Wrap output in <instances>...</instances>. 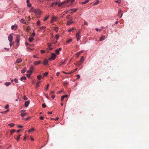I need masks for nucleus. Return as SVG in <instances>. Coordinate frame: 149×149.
<instances>
[{
    "mask_svg": "<svg viewBox=\"0 0 149 149\" xmlns=\"http://www.w3.org/2000/svg\"><path fill=\"white\" fill-rule=\"evenodd\" d=\"M56 55L54 53H52V55L51 57L49 58V60L50 61H52L54 60L56 58Z\"/></svg>",
    "mask_w": 149,
    "mask_h": 149,
    "instance_id": "1",
    "label": "nucleus"
},
{
    "mask_svg": "<svg viewBox=\"0 0 149 149\" xmlns=\"http://www.w3.org/2000/svg\"><path fill=\"white\" fill-rule=\"evenodd\" d=\"M34 12L36 14L40 15L41 14V11L39 9H34Z\"/></svg>",
    "mask_w": 149,
    "mask_h": 149,
    "instance_id": "2",
    "label": "nucleus"
},
{
    "mask_svg": "<svg viewBox=\"0 0 149 149\" xmlns=\"http://www.w3.org/2000/svg\"><path fill=\"white\" fill-rule=\"evenodd\" d=\"M11 29L12 30H16L17 29V25L16 24L12 25L11 27Z\"/></svg>",
    "mask_w": 149,
    "mask_h": 149,
    "instance_id": "3",
    "label": "nucleus"
},
{
    "mask_svg": "<svg viewBox=\"0 0 149 149\" xmlns=\"http://www.w3.org/2000/svg\"><path fill=\"white\" fill-rule=\"evenodd\" d=\"M8 40L9 41L11 42L13 40V36L11 34H10L8 36Z\"/></svg>",
    "mask_w": 149,
    "mask_h": 149,
    "instance_id": "4",
    "label": "nucleus"
},
{
    "mask_svg": "<svg viewBox=\"0 0 149 149\" xmlns=\"http://www.w3.org/2000/svg\"><path fill=\"white\" fill-rule=\"evenodd\" d=\"M76 37L77 38V41H79L81 38L80 35L76 34Z\"/></svg>",
    "mask_w": 149,
    "mask_h": 149,
    "instance_id": "5",
    "label": "nucleus"
},
{
    "mask_svg": "<svg viewBox=\"0 0 149 149\" xmlns=\"http://www.w3.org/2000/svg\"><path fill=\"white\" fill-rule=\"evenodd\" d=\"M56 21V18L55 17H52V19L50 21V22L51 23H52Z\"/></svg>",
    "mask_w": 149,
    "mask_h": 149,
    "instance_id": "6",
    "label": "nucleus"
},
{
    "mask_svg": "<svg viewBox=\"0 0 149 149\" xmlns=\"http://www.w3.org/2000/svg\"><path fill=\"white\" fill-rule=\"evenodd\" d=\"M30 102L29 101H26L25 102L24 105L25 107H27L29 104Z\"/></svg>",
    "mask_w": 149,
    "mask_h": 149,
    "instance_id": "7",
    "label": "nucleus"
},
{
    "mask_svg": "<svg viewBox=\"0 0 149 149\" xmlns=\"http://www.w3.org/2000/svg\"><path fill=\"white\" fill-rule=\"evenodd\" d=\"M20 22L24 24H26V21L24 19H22L20 20Z\"/></svg>",
    "mask_w": 149,
    "mask_h": 149,
    "instance_id": "8",
    "label": "nucleus"
},
{
    "mask_svg": "<svg viewBox=\"0 0 149 149\" xmlns=\"http://www.w3.org/2000/svg\"><path fill=\"white\" fill-rule=\"evenodd\" d=\"M105 39V36H102L100 37V41H102L103 40H104Z\"/></svg>",
    "mask_w": 149,
    "mask_h": 149,
    "instance_id": "9",
    "label": "nucleus"
},
{
    "mask_svg": "<svg viewBox=\"0 0 149 149\" xmlns=\"http://www.w3.org/2000/svg\"><path fill=\"white\" fill-rule=\"evenodd\" d=\"M22 61V60L20 58H18L16 61V63H19Z\"/></svg>",
    "mask_w": 149,
    "mask_h": 149,
    "instance_id": "10",
    "label": "nucleus"
},
{
    "mask_svg": "<svg viewBox=\"0 0 149 149\" xmlns=\"http://www.w3.org/2000/svg\"><path fill=\"white\" fill-rule=\"evenodd\" d=\"M41 63V61H35L34 62V64L35 65H38Z\"/></svg>",
    "mask_w": 149,
    "mask_h": 149,
    "instance_id": "11",
    "label": "nucleus"
},
{
    "mask_svg": "<svg viewBox=\"0 0 149 149\" xmlns=\"http://www.w3.org/2000/svg\"><path fill=\"white\" fill-rule=\"evenodd\" d=\"M48 61L46 59H45L43 62V64L47 65L48 63Z\"/></svg>",
    "mask_w": 149,
    "mask_h": 149,
    "instance_id": "12",
    "label": "nucleus"
},
{
    "mask_svg": "<svg viewBox=\"0 0 149 149\" xmlns=\"http://www.w3.org/2000/svg\"><path fill=\"white\" fill-rule=\"evenodd\" d=\"M26 71V68L25 67L24 68L21 70V73H24Z\"/></svg>",
    "mask_w": 149,
    "mask_h": 149,
    "instance_id": "13",
    "label": "nucleus"
},
{
    "mask_svg": "<svg viewBox=\"0 0 149 149\" xmlns=\"http://www.w3.org/2000/svg\"><path fill=\"white\" fill-rule=\"evenodd\" d=\"M26 79V77L24 76H23L21 77L20 78V80L21 81H22L23 80H25Z\"/></svg>",
    "mask_w": 149,
    "mask_h": 149,
    "instance_id": "14",
    "label": "nucleus"
},
{
    "mask_svg": "<svg viewBox=\"0 0 149 149\" xmlns=\"http://www.w3.org/2000/svg\"><path fill=\"white\" fill-rule=\"evenodd\" d=\"M68 97V95H65L61 96V100H63L64 98L67 97Z\"/></svg>",
    "mask_w": 149,
    "mask_h": 149,
    "instance_id": "15",
    "label": "nucleus"
},
{
    "mask_svg": "<svg viewBox=\"0 0 149 149\" xmlns=\"http://www.w3.org/2000/svg\"><path fill=\"white\" fill-rule=\"evenodd\" d=\"M26 112H24V113H22L21 114V116L22 117H24L25 116H26Z\"/></svg>",
    "mask_w": 149,
    "mask_h": 149,
    "instance_id": "16",
    "label": "nucleus"
},
{
    "mask_svg": "<svg viewBox=\"0 0 149 149\" xmlns=\"http://www.w3.org/2000/svg\"><path fill=\"white\" fill-rule=\"evenodd\" d=\"M33 72V71H31V70H28L27 71V73H29V74L31 75Z\"/></svg>",
    "mask_w": 149,
    "mask_h": 149,
    "instance_id": "17",
    "label": "nucleus"
},
{
    "mask_svg": "<svg viewBox=\"0 0 149 149\" xmlns=\"http://www.w3.org/2000/svg\"><path fill=\"white\" fill-rule=\"evenodd\" d=\"M10 82H6L5 83L4 85L6 86H8L10 84Z\"/></svg>",
    "mask_w": 149,
    "mask_h": 149,
    "instance_id": "18",
    "label": "nucleus"
},
{
    "mask_svg": "<svg viewBox=\"0 0 149 149\" xmlns=\"http://www.w3.org/2000/svg\"><path fill=\"white\" fill-rule=\"evenodd\" d=\"M34 40V39L33 38L30 37L29 38V40L30 42H32Z\"/></svg>",
    "mask_w": 149,
    "mask_h": 149,
    "instance_id": "19",
    "label": "nucleus"
},
{
    "mask_svg": "<svg viewBox=\"0 0 149 149\" xmlns=\"http://www.w3.org/2000/svg\"><path fill=\"white\" fill-rule=\"evenodd\" d=\"M58 27L57 26H56L54 28V31H55L56 32H58Z\"/></svg>",
    "mask_w": 149,
    "mask_h": 149,
    "instance_id": "20",
    "label": "nucleus"
},
{
    "mask_svg": "<svg viewBox=\"0 0 149 149\" xmlns=\"http://www.w3.org/2000/svg\"><path fill=\"white\" fill-rule=\"evenodd\" d=\"M40 83V81H38L36 83V88H37L39 86V84Z\"/></svg>",
    "mask_w": 149,
    "mask_h": 149,
    "instance_id": "21",
    "label": "nucleus"
},
{
    "mask_svg": "<svg viewBox=\"0 0 149 149\" xmlns=\"http://www.w3.org/2000/svg\"><path fill=\"white\" fill-rule=\"evenodd\" d=\"M99 2V0H96L95 2L94 3V5H95L98 4Z\"/></svg>",
    "mask_w": 149,
    "mask_h": 149,
    "instance_id": "22",
    "label": "nucleus"
},
{
    "mask_svg": "<svg viewBox=\"0 0 149 149\" xmlns=\"http://www.w3.org/2000/svg\"><path fill=\"white\" fill-rule=\"evenodd\" d=\"M73 23V22L72 21H68L67 23V25H69L70 24H71Z\"/></svg>",
    "mask_w": 149,
    "mask_h": 149,
    "instance_id": "23",
    "label": "nucleus"
},
{
    "mask_svg": "<svg viewBox=\"0 0 149 149\" xmlns=\"http://www.w3.org/2000/svg\"><path fill=\"white\" fill-rule=\"evenodd\" d=\"M14 125L15 124L14 123H10L8 125L11 127H13Z\"/></svg>",
    "mask_w": 149,
    "mask_h": 149,
    "instance_id": "24",
    "label": "nucleus"
},
{
    "mask_svg": "<svg viewBox=\"0 0 149 149\" xmlns=\"http://www.w3.org/2000/svg\"><path fill=\"white\" fill-rule=\"evenodd\" d=\"M72 39L71 38L70 39H69V40H67L66 42V43L68 44L69 42H71L72 41Z\"/></svg>",
    "mask_w": 149,
    "mask_h": 149,
    "instance_id": "25",
    "label": "nucleus"
},
{
    "mask_svg": "<svg viewBox=\"0 0 149 149\" xmlns=\"http://www.w3.org/2000/svg\"><path fill=\"white\" fill-rule=\"evenodd\" d=\"M21 136V134H19L17 136V138H15V139L17 140V141H19V139L20 138V136Z\"/></svg>",
    "mask_w": 149,
    "mask_h": 149,
    "instance_id": "26",
    "label": "nucleus"
},
{
    "mask_svg": "<svg viewBox=\"0 0 149 149\" xmlns=\"http://www.w3.org/2000/svg\"><path fill=\"white\" fill-rule=\"evenodd\" d=\"M37 77L38 79V80H40V79L41 77L43 78V77L42 76H41L40 75H38L37 76Z\"/></svg>",
    "mask_w": 149,
    "mask_h": 149,
    "instance_id": "27",
    "label": "nucleus"
},
{
    "mask_svg": "<svg viewBox=\"0 0 149 149\" xmlns=\"http://www.w3.org/2000/svg\"><path fill=\"white\" fill-rule=\"evenodd\" d=\"M84 61V58L83 56H82L80 59V61L82 63H83Z\"/></svg>",
    "mask_w": 149,
    "mask_h": 149,
    "instance_id": "28",
    "label": "nucleus"
},
{
    "mask_svg": "<svg viewBox=\"0 0 149 149\" xmlns=\"http://www.w3.org/2000/svg\"><path fill=\"white\" fill-rule=\"evenodd\" d=\"M89 1V0H86L84 1L82 3L83 4H85L88 3Z\"/></svg>",
    "mask_w": 149,
    "mask_h": 149,
    "instance_id": "29",
    "label": "nucleus"
},
{
    "mask_svg": "<svg viewBox=\"0 0 149 149\" xmlns=\"http://www.w3.org/2000/svg\"><path fill=\"white\" fill-rule=\"evenodd\" d=\"M65 61H66V60H65V61L63 62H61V63L60 64V65H59V66H60L61 65H63L65 64Z\"/></svg>",
    "mask_w": 149,
    "mask_h": 149,
    "instance_id": "30",
    "label": "nucleus"
},
{
    "mask_svg": "<svg viewBox=\"0 0 149 149\" xmlns=\"http://www.w3.org/2000/svg\"><path fill=\"white\" fill-rule=\"evenodd\" d=\"M55 37L57 40H58L59 38V35L58 34L56 35Z\"/></svg>",
    "mask_w": 149,
    "mask_h": 149,
    "instance_id": "31",
    "label": "nucleus"
},
{
    "mask_svg": "<svg viewBox=\"0 0 149 149\" xmlns=\"http://www.w3.org/2000/svg\"><path fill=\"white\" fill-rule=\"evenodd\" d=\"M59 51L58 50V49H57L55 51V52L57 55L59 54Z\"/></svg>",
    "mask_w": 149,
    "mask_h": 149,
    "instance_id": "32",
    "label": "nucleus"
},
{
    "mask_svg": "<svg viewBox=\"0 0 149 149\" xmlns=\"http://www.w3.org/2000/svg\"><path fill=\"white\" fill-rule=\"evenodd\" d=\"M80 52H78L76 54V56L77 58H78L79 56L80 55Z\"/></svg>",
    "mask_w": 149,
    "mask_h": 149,
    "instance_id": "33",
    "label": "nucleus"
},
{
    "mask_svg": "<svg viewBox=\"0 0 149 149\" xmlns=\"http://www.w3.org/2000/svg\"><path fill=\"white\" fill-rule=\"evenodd\" d=\"M34 67L33 66H31L30 67V70H31V71H33V69H34Z\"/></svg>",
    "mask_w": 149,
    "mask_h": 149,
    "instance_id": "34",
    "label": "nucleus"
},
{
    "mask_svg": "<svg viewBox=\"0 0 149 149\" xmlns=\"http://www.w3.org/2000/svg\"><path fill=\"white\" fill-rule=\"evenodd\" d=\"M49 86V84H47L46 87L45 89V91H46L48 89Z\"/></svg>",
    "mask_w": 149,
    "mask_h": 149,
    "instance_id": "35",
    "label": "nucleus"
},
{
    "mask_svg": "<svg viewBox=\"0 0 149 149\" xmlns=\"http://www.w3.org/2000/svg\"><path fill=\"white\" fill-rule=\"evenodd\" d=\"M115 2L118 3H121V1L120 0H118L115 1Z\"/></svg>",
    "mask_w": 149,
    "mask_h": 149,
    "instance_id": "36",
    "label": "nucleus"
},
{
    "mask_svg": "<svg viewBox=\"0 0 149 149\" xmlns=\"http://www.w3.org/2000/svg\"><path fill=\"white\" fill-rule=\"evenodd\" d=\"M14 81L16 83H17L18 82V80L17 78H15L14 79Z\"/></svg>",
    "mask_w": 149,
    "mask_h": 149,
    "instance_id": "37",
    "label": "nucleus"
},
{
    "mask_svg": "<svg viewBox=\"0 0 149 149\" xmlns=\"http://www.w3.org/2000/svg\"><path fill=\"white\" fill-rule=\"evenodd\" d=\"M16 41L17 43H18L19 42V39L18 38H17L16 39Z\"/></svg>",
    "mask_w": 149,
    "mask_h": 149,
    "instance_id": "38",
    "label": "nucleus"
},
{
    "mask_svg": "<svg viewBox=\"0 0 149 149\" xmlns=\"http://www.w3.org/2000/svg\"><path fill=\"white\" fill-rule=\"evenodd\" d=\"M55 4V5H56L57 4V3H54V2L52 3L51 4V6H52L54 5Z\"/></svg>",
    "mask_w": 149,
    "mask_h": 149,
    "instance_id": "39",
    "label": "nucleus"
},
{
    "mask_svg": "<svg viewBox=\"0 0 149 149\" xmlns=\"http://www.w3.org/2000/svg\"><path fill=\"white\" fill-rule=\"evenodd\" d=\"M45 27L44 26H42L41 27H40V30H43L45 29Z\"/></svg>",
    "mask_w": 149,
    "mask_h": 149,
    "instance_id": "40",
    "label": "nucleus"
},
{
    "mask_svg": "<svg viewBox=\"0 0 149 149\" xmlns=\"http://www.w3.org/2000/svg\"><path fill=\"white\" fill-rule=\"evenodd\" d=\"M34 130V129L33 128H32L31 130H29L28 132H30L33 131Z\"/></svg>",
    "mask_w": 149,
    "mask_h": 149,
    "instance_id": "41",
    "label": "nucleus"
},
{
    "mask_svg": "<svg viewBox=\"0 0 149 149\" xmlns=\"http://www.w3.org/2000/svg\"><path fill=\"white\" fill-rule=\"evenodd\" d=\"M23 98L25 100H28V98L25 95L24 96Z\"/></svg>",
    "mask_w": 149,
    "mask_h": 149,
    "instance_id": "42",
    "label": "nucleus"
},
{
    "mask_svg": "<svg viewBox=\"0 0 149 149\" xmlns=\"http://www.w3.org/2000/svg\"><path fill=\"white\" fill-rule=\"evenodd\" d=\"M48 73V72H45L44 73V75L45 76H46L47 75Z\"/></svg>",
    "mask_w": 149,
    "mask_h": 149,
    "instance_id": "43",
    "label": "nucleus"
},
{
    "mask_svg": "<svg viewBox=\"0 0 149 149\" xmlns=\"http://www.w3.org/2000/svg\"><path fill=\"white\" fill-rule=\"evenodd\" d=\"M15 132V130H11L10 132L11 134H13V132Z\"/></svg>",
    "mask_w": 149,
    "mask_h": 149,
    "instance_id": "44",
    "label": "nucleus"
},
{
    "mask_svg": "<svg viewBox=\"0 0 149 149\" xmlns=\"http://www.w3.org/2000/svg\"><path fill=\"white\" fill-rule=\"evenodd\" d=\"M95 29L97 31H100L102 30V29L98 28H96Z\"/></svg>",
    "mask_w": 149,
    "mask_h": 149,
    "instance_id": "45",
    "label": "nucleus"
},
{
    "mask_svg": "<svg viewBox=\"0 0 149 149\" xmlns=\"http://www.w3.org/2000/svg\"><path fill=\"white\" fill-rule=\"evenodd\" d=\"M42 107L43 108H44L46 107V105L45 103L42 104Z\"/></svg>",
    "mask_w": 149,
    "mask_h": 149,
    "instance_id": "46",
    "label": "nucleus"
},
{
    "mask_svg": "<svg viewBox=\"0 0 149 149\" xmlns=\"http://www.w3.org/2000/svg\"><path fill=\"white\" fill-rule=\"evenodd\" d=\"M121 11H122V10L121 9H119L118 12V16L121 13Z\"/></svg>",
    "mask_w": 149,
    "mask_h": 149,
    "instance_id": "47",
    "label": "nucleus"
},
{
    "mask_svg": "<svg viewBox=\"0 0 149 149\" xmlns=\"http://www.w3.org/2000/svg\"><path fill=\"white\" fill-rule=\"evenodd\" d=\"M26 29L28 31H29L31 30L29 26H27Z\"/></svg>",
    "mask_w": 149,
    "mask_h": 149,
    "instance_id": "48",
    "label": "nucleus"
},
{
    "mask_svg": "<svg viewBox=\"0 0 149 149\" xmlns=\"http://www.w3.org/2000/svg\"><path fill=\"white\" fill-rule=\"evenodd\" d=\"M76 34H77L78 35H81V31L80 30H79L78 31V32Z\"/></svg>",
    "mask_w": 149,
    "mask_h": 149,
    "instance_id": "49",
    "label": "nucleus"
},
{
    "mask_svg": "<svg viewBox=\"0 0 149 149\" xmlns=\"http://www.w3.org/2000/svg\"><path fill=\"white\" fill-rule=\"evenodd\" d=\"M37 25H40V22L39 21H38L37 22Z\"/></svg>",
    "mask_w": 149,
    "mask_h": 149,
    "instance_id": "50",
    "label": "nucleus"
},
{
    "mask_svg": "<svg viewBox=\"0 0 149 149\" xmlns=\"http://www.w3.org/2000/svg\"><path fill=\"white\" fill-rule=\"evenodd\" d=\"M27 4V6L28 7H30L31 6V4L29 3H28Z\"/></svg>",
    "mask_w": 149,
    "mask_h": 149,
    "instance_id": "51",
    "label": "nucleus"
},
{
    "mask_svg": "<svg viewBox=\"0 0 149 149\" xmlns=\"http://www.w3.org/2000/svg\"><path fill=\"white\" fill-rule=\"evenodd\" d=\"M75 29V28H73L72 29H69V30H68V31L69 32H70L71 31H73V30L74 29Z\"/></svg>",
    "mask_w": 149,
    "mask_h": 149,
    "instance_id": "52",
    "label": "nucleus"
},
{
    "mask_svg": "<svg viewBox=\"0 0 149 149\" xmlns=\"http://www.w3.org/2000/svg\"><path fill=\"white\" fill-rule=\"evenodd\" d=\"M9 106L8 105V104H7L6 105V106H5V109H7L8 108V107H9Z\"/></svg>",
    "mask_w": 149,
    "mask_h": 149,
    "instance_id": "53",
    "label": "nucleus"
},
{
    "mask_svg": "<svg viewBox=\"0 0 149 149\" xmlns=\"http://www.w3.org/2000/svg\"><path fill=\"white\" fill-rule=\"evenodd\" d=\"M40 52L41 53H43L45 52V51L44 50H41Z\"/></svg>",
    "mask_w": 149,
    "mask_h": 149,
    "instance_id": "54",
    "label": "nucleus"
},
{
    "mask_svg": "<svg viewBox=\"0 0 149 149\" xmlns=\"http://www.w3.org/2000/svg\"><path fill=\"white\" fill-rule=\"evenodd\" d=\"M54 91H52L50 93V95H51L52 94H54Z\"/></svg>",
    "mask_w": 149,
    "mask_h": 149,
    "instance_id": "55",
    "label": "nucleus"
},
{
    "mask_svg": "<svg viewBox=\"0 0 149 149\" xmlns=\"http://www.w3.org/2000/svg\"><path fill=\"white\" fill-rule=\"evenodd\" d=\"M63 84L65 85L66 86L68 84V83L67 82H64Z\"/></svg>",
    "mask_w": 149,
    "mask_h": 149,
    "instance_id": "56",
    "label": "nucleus"
},
{
    "mask_svg": "<svg viewBox=\"0 0 149 149\" xmlns=\"http://www.w3.org/2000/svg\"><path fill=\"white\" fill-rule=\"evenodd\" d=\"M51 97L52 99H54L55 98V95H51Z\"/></svg>",
    "mask_w": 149,
    "mask_h": 149,
    "instance_id": "57",
    "label": "nucleus"
},
{
    "mask_svg": "<svg viewBox=\"0 0 149 149\" xmlns=\"http://www.w3.org/2000/svg\"><path fill=\"white\" fill-rule=\"evenodd\" d=\"M39 118L40 119V120H42L43 119H44V118L43 117H42V116H40V117H39Z\"/></svg>",
    "mask_w": 149,
    "mask_h": 149,
    "instance_id": "58",
    "label": "nucleus"
},
{
    "mask_svg": "<svg viewBox=\"0 0 149 149\" xmlns=\"http://www.w3.org/2000/svg\"><path fill=\"white\" fill-rule=\"evenodd\" d=\"M26 76L28 77H30L31 75H30V74H29V73H27V74H26Z\"/></svg>",
    "mask_w": 149,
    "mask_h": 149,
    "instance_id": "59",
    "label": "nucleus"
},
{
    "mask_svg": "<svg viewBox=\"0 0 149 149\" xmlns=\"http://www.w3.org/2000/svg\"><path fill=\"white\" fill-rule=\"evenodd\" d=\"M9 111V110L8 109V110H6V111H3L2 112V113H6V112H8Z\"/></svg>",
    "mask_w": 149,
    "mask_h": 149,
    "instance_id": "60",
    "label": "nucleus"
},
{
    "mask_svg": "<svg viewBox=\"0 0 149 149\" xmlns=\"http://www.w3.org/2000/svg\"><path fill=\"white\" fill-rule=\"evenodd\" d=\"M26 111V110H22L20 112L22 113H24Z\"/></svg>",
    "mask_w": 149,
    "mask_h": 149,
    "instance_id": "61",
    "label": "nucleus"
},
{
    "mask_svg": "<svg viewBox=\"0 0 149 149\" xmlns=\"http://www.w3.org/2000/svg\"><path fill=\"white\" fill-rule=\"evenodd\" d=\"M48 17H45V18L44 19L43 21H46V20L48 18Z\"/></svg>",
    "mask_w": 149,
    "mask_h": 149,
    "instance_id": "62",
    "label": "nucleus"
},
{
    "mask_svg": "<svg viewBox=\"0 0 149 149\" xmlns=\"http://www.w3.org/2000/svg\"><path fill=\"white\" fill-rule=\"evenodd\" d=\"M23 126L20 125H18V127L19 128H21L23 127Z\"/></svg>",
    "mask_w": 149,
    "mask_h": 149,
    "instance_id": "63",
    "label": "nucleus"
},
{
    "mask_svg": "<svg viewBox=\"0 0 149 149\" xmlns=\"http://www.w3.org/2000/svg\"><path fill=\"white\" fill-rule=\"evenodd\" d=\"M63 73L64 74H70V73H67V72H63Z\"/></svg>",
    "mask_w": 149,
    "mask_h": 149,
    "instance_id": "64",
    "label": "nucleus"
}]
</instances>
